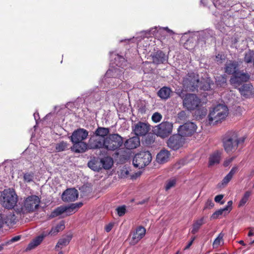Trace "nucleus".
I'll use <instances>...</instances> for the list:
<instances>
[{"label":"nucleus","instance_id":"obj_40","mask_svg":"<svg viewBox=\"0 0 254 254\" xmlns=\"http://www.w3.org/2000/svg\"><path fill=\"white\" fill-rule=\"evenodd\" d=\"M24 183H29L33 182L35 177L33 172H26L23 173Z\"/></svg>","mask_w":254,"mask_h":254},{"label":"nucleus","instance_id":"obj_13","mask_svg":"<svg viewBox=\"0 0 254 254\" xmlns=\"http://www.w3.org/2000/svg\"><path fill=\"white\" fill-rule=\"evenodd\" d=\"M197 128L196 125L192 122H187L181 125L178 129V134L182 137L191 136Z\"/></svg>","mask_w":254,"mask_h":254},{"label":"nucleus","instance_id":"obj_55","mask_svg":"<svg viewBox=\"0 0 254 254\" xmlns=\"http://www.w3.org/2000/svg\"><path fill=\"white\" fill-rule=\"evenodd\" d=\"M113 225L111 223L108 224L106 226L105 229L107 232H109L113 228Z\"/></svg>","mask_w":254,"mask_h":254},{"label":"nucleus","instance_id":"obj_57","mask_svg":"<svg viewBox=\"0 0 254 254\" xmlns=\"http://www.w3.org/2000/svg\"><path fill=\"white\" fill-rule=\"evenodd\" d=\"M194 240V238H193L188 244L185 247L184 250H187V249H189L190 248V247L191 246L193 241Z\"/></svg>","mask_w":254,"mask_h":254},{"label":"nucleus","instance_id":"obj_5","mask_svg":"<svg viewBox=\"0 0 254 254\" xmlns=\"http://www.w3.org/2000/svg\"><path fill=\"white\" fill-rule=\"evenodd\" d=\"M228 115V109L225 105L219 104L213 108L208 116L209 124L215 125L221 122Z\"/></svg>","mask_w":254,"mask_h":254},{"label":"nucleus","instance_id":"obj_34","mask_svg":"<svg viewBox=\"0 0 254 254\" xmlns=\"http://www.w3.org/2000/svg\"><path fill=\"white\" fill-rule=\"evenodd\" d=\"M244 61L246 64L253 63L254 66V51L248 50L245 53Z\"/></svg>","mask_w":254,"mask_h":254},{"label":"nucleus","instance_id":"obj_17","mask_svg":"<svg viewBox=\"0 0 254 254\" xmlns=\"http://www.w3.org/2000/svg\"><path fill=\"white\" fill-rule=\"evenodd\" d=\"M78 197V192L74 188L66 189L63 193L62 198L64 201L71 202L74 201L77 199Z\"/></svg>","mask_w":254,"mask_h":254},{"label":"nucleus","instance_id":"obj_1","mask_svg":"<svg viewBox=\"0 0 254 254\" xmlns=\"http://www.w3.org/2000/svg\"><path fill=\"white\" fill-rule=\"evenodd\" d=\"M88 136V131L84 128L75 130L70 136L73 145L71 150L75 153H83L87 150V144L83 141Z\"/></svg>","mask_w":254,"mask_h":254},{"label":"nucleus","instance_id":"obj_61","mask_svg":"<svg viewBox=\"0 0 254 254\" xmlns=\"http://www.w3.org/2000/svg\"><path fill=\"white\" fill-rule=\"evenodd\" d=\"M147 201H148V199L143 200L139 202L138 204H143L145 203V202H146Z\"/></svg>","mask_w":254,"mask_h":254},{"label":"nucleus","instance_id":"obj_4","mask_svg":"<svg viewBox=\"0 0 254 254\" xmlns=\"http://www.w3.org/2000/svg\"><path fill=\"white\" fill-rule=\"evenodd\" d=\"M18 201V196L13 189H4L0 196V203L3 207L7 209L16 208Z\"/></svg>","mask_w":254,"mask_h":254},{"label":"nucleus","instance_id":"obj_15","mask_svg":"<svg viewBox=\"0 0 254 254\" xmlns=\"http://www.w3.org/2000/svg\"><path fill=\"white\" fill-rule=\"evenodd\" d=\"M132 127L134 134L138 137L145 135L150 130L149 125L147 123L141 122L134 124Z\"/></svg>","mask_w":254,"mask_h":254},{"label":"nucleus","instance_id":"obj_48","mask_svg":"<svg viewBox=\"0 0 254 254\" xmlns=\"http://www.w3.org/2000/svg\"><path fill=\"white\" fill-rule=\"evenodd\" d=\"M176 183L175 179H171L169 180L166 184L165 189L166 190H169L172 187H174Z\"/></svg>","mask_w":254,"mask_h":254},{"label":"nucleus","instance_id":"obj_50","mask_svg":"<svg viewBox=\"0 0 254 254\" xmlns=\"http://www.w3.org/2000/svg\"><path fill=\"white\" fill-rule=\"evenodd\" d=\"M200 88L204 91H208L211 88V85L209 82L204 81L203 82H200Z\"/></svg>","mask_w":254,"mask_h":254},{"label":"nucleus","instance_id":"obj_8","mask_svg":"<svg viewBox=\"0 0 254 254\" xmlns=\"http://www.w3.org/2000/svg\"><path fill=\"white\" fill-rule=\"evenodd\" d=\"M151 160V154L149 151H141L134 155L132 163L135 168L141 169L148 165Z\"/></svg>","mask_w":254,"mask_h":254},{"label":"nucleus","instance_id":"obj_14","mask_svg":"<svg viewBox=\"0 0 254 254\" xmlns=\"http://www.w3.org/2000/svg\"><path fill=\"white\" fill-rule=\"evenodd\" d=\"M183 139L179 134H174L168 139L167 146L173 150H177L183 146Z\"/></svg>","mask_w":254,"mask_h":254},{"label":"nucleus","instance_id":"obj_59","mask_svg":"<svg viewBox=\"0 0 254 254\" xmlns=\"http://www.w3.org/2000/svg\"><path fill=\"white\" fill-rule=\"evenodd\" d=\"M253 235H254V228H252L250 230V231L249 232L248 236L249 237H251Z\"/></svg>","mask_w":254,"mask_h":254},{"label":"nucleus","instance_id":"obj_35","mask_svg":"<svg viewBox=\"0 0 254 254\" xmlns=\"http://www.w3.org/2000/svg\"><path fill=\"white\" fill-rule=\"evenodd\" d=\"M171 91L170 88L163 87L158 91V95L161 99H167L170 97Z\"/></svg>","mask_w":254,"mask_h":254},{"label":"nucleus","instance_id":"obj_53","mask_svg":"<svg viewBox=\"0 0 254 254\" xmlns=\"http://www.w3.org/2000/svg\"><path fill=\"white\" fill-rule=\"evenodd\" d=\"M214 206V203L213 202L212 200L211 199H208L206 201L204 208H207V209H210L212 208Z\"/></svg>","mask_w":254,"mask_h":254},{"label":"nucleus","instance_id":"obj_47","mask_svg":"<svg viewBox=\"0 0 254 254\" xmlns=\"http://www.w3.org/2000/svg\"><path fill=\"white\" fill-rule=\"evenodd\" d=\"M151 118L153 122L157 123L159 122L161 120L162 116L158 112H155L153 114Z\"/></svg>","mask_w":254,"mask_h":254},{"label":"nucleus","instance_id":"obj_6","mask_svg":"<svg viewBox=\"0 0 254 254\" xmlns=\"http://www.w3.org/2000/svg\"><path fill=\"white\" fill-rule=\"evenodd\" d=\"M124 72L123 69L119 67H113L107 71L103 79V82L104 83L105 85H106V83H108V86L109 87L117 86V84L115 85L117 80H118V82H119V79L121 81L125 79L123 76Z\"/></svg>","mask_w":254,"mask_h":254},{"label":"nucleus","instance_id":"obj_46","mask_svg":"<svg viewBox=\"0 0 254 254\" xmlns=\"http://www.w3.org/2000/svg\"><path fill=\"white\" fill-rule=\"evenodd\" d=\"M83 205L81 202L71 204L69 206V210L70 212H73L75 209L80 208Z\"/></svg>","mask_w":254,"mask_h":254},{"label":"nucleus","instance_id":"obj_33","mask_svg":"<svg viewBox=\"0 0 254 254\" xmlns=\"http://www.w3.org/2000/svg\"><path fill=\"white\" fill-rule=\"evenodd\" d=\"M68 211H69L68 206H61L54 209V211L51 213L50 217L51 218L56 217L61 215L64 212Z\"/></svg>","mask_w":254,"mask_h":254},{"label":"nucleus","instance_id":"obj_36","mask_svg":"<svg viewBox=\"0 0 254 254\" xmlns=\"http://www.w3.org/2000/svg\"><path fill=\"white\" fill-rule=\"evenodd\" d=\"M100 161L102 162V168H103L106 170L110 169L113 164V160L111 157H104L100 159Z\"/></svg>","mask_w":254,"mask_h":254},{"label":"nucleus","instance_id":"obj_41","mask_svg":"<svg viewBox=\"0 0 254 254\" xmlns=\"http://www.w3.org/2000/svg\"><path fill=\"white\" fill-rule=\"evenodd\" d=\"M215 82L217 85L224 87L226 85V77L225 74L217 76L215 78Z\"/></svg>","mask_w":254,"mask_h":254},{"label":"nucleus","instance_id":"obj_18","mask_svg":"<svg viewBox=\"0 0 254 254\" xmlns=\"http://www.w3.org/2000/svg\"><path fill=\"white\" fill-rule=\"evenodd\" d=\"M104 140L93 135L89 140L87 144V149H95L104 147Z\"/></svg>","mask_w":254,"mask_h":254},{"label":"nucleus","instance_id":"obj_7","mask_svg":"<svg viewBox=\"0 0 254 254\" xmlns=\"http://www.w3.org/2000/svg\"><path fill=\"white\" fill-rule=\"evenodd\" d=\"M183 85L187 91H194L197 90L200 85L198 75L194 72L189 73L184 78Z\"/></svg>","mask_w":254,"mask_h":254},{"label":"nucleus","instance_id":"obj_63","mask_svg":"<svg viewBox=\"0 0 254 254\" xmlns=\"http://www.w3.org/2000/svg\"><path fill=\"white\" fill-rule=\"evenodd\" d=\"M239 243L240 244H241V245H243V246H245V243H244V241H242V240H241V241H239Z\"/></svg>","mask_w":254,"mask_h":254},{"label":"nucleus","instance_id":"obj_23","mask_svg":"<svg viewBox=\"0 0 254 254\" xmlns=\"http://www.w3.org/2000/svg\"><path fill=\"white\" fill-rule=\"evenodd\" d=\"M47 236H48V234L46 232H44L41 235L37 236L28 244L26 250L29 251L35 248L41 243Z\"/></svg>","mask_w":254,"mask_h":254},{"label":"nucleus","instance_id":"obj_51","mask_svg":"<svg viewBox=\"0 0 254 254\" xmlns=\"http://www.w3.org/2000/svg\"><path fill=\"white\" fill-rule=\"evenodd\" d=\"M224 195L223 194H219L216 195L214 198V200L216 202L220 203L221 204H224V201H221L223 199Z\"/></svg>","mask_w":254,"mask_h":254},{"label":"nucleus","instance_id":"obj_64","mask_svg":"<svg viewBox=\"0 0 254 254\" xmlns=\"http://www.w3.org/2000/svg\"><path fill=\"white\" fill-rule=\"evenodd\" d=\"M237 42H238V40L236 38H235L234 41H233L234 44L236 43Z\"/></svg>","mask_w":254,"mask_h":254},{"label":"nucleus","instance_id":"obj_38","mask_svg":"<svg viewBox=\"0 0 254 254\" xmlns=\"http://www.w3.org/2000/svg\"><path fill=\"white\" fill-rule=\"evenodd\" d=\"M204 224V218L202 217L194 222L192 225V228L191 233L193 234H196L200 227Z\"/></svg>","mask_w":254,"mask_h":254},{"label":"nucleus","instance_id":"obj_32","mask_svg":"<svg viewBox=\"0 0 254 254\" xmlns=\"http://www.w3.org/2000/svg\"><path fill=\"white\" fill-rule=\"evenodd\" d=\"M72 239L71 235H67L60 239L56 246V249H62L63 247L67 246Z\"/></svg>","mask_w":254,"mask_h":254},{"label":"nucleus","instance_id":"obj_37","mask_svg":"<svg viewBox=\"0 0 254 254\" xmlns=\"http://www.w3.org/2000/svg\"><path fill=\"white\" fill-rule=\"evenodd\" d=\"M220 154L218 152H215L212 154L209 159V166H213L218 164L220 161Z\"/></svg>","mask_w":254,"mask_h":254},{"label":"nucleus","instance_id":"obj_3","mask_svg":"<svg viewBox=\"0 0 254 254\" xmlns=\"http://www.w3.org/2000/svg\"><path fill=\"white\" fill-rule=\"evenodd\" d=\"M245 140L244 137L239 138L235 132H228L223 139L224 149L228 154L233 153L237 150L240 144L244 142Z\"/></svg>","mask_w":254,"mask_h":254},{"label":"nucleus","instance_id":"obj_10","mask_svg":"<svg viewBox=\"0 0 254 254\" xmlns=\"http://www.w3.org/2000/svg\"><path fill=\"white\" fill-rule=\"evenodd\" d=\"M173 124L168 121L162 122L153 128L154 133L161 138L169 136L172 132Z\"/></svg>","mask_w":254,"mask_h":254},{"label":"nucleus","instance_id":"obj_44","mask_svg":"<svg viewBox=\"0 0 254 254\" xmlns=\"http://www.w3.org/2000/svg\"><path fill=\"white\" fill-rule=\"evenodd\" d=\"M224 236V234L222 232L218 235V237L214 240L213 243V248H217L220 246L221 243H223V238Z\"/></svg>","mask_w":254,"mask_h":254},{"label":"nucleus","instance_id":"obj_2","mask_svg":"<svg viewBox=\"0 0 254 254\" xmlns=\"http://www.w3.org/2000/svg\"><path fill=\"white\" fill-rule=\"evenodd\" d=\"M40 202L41 198L38 196L29 195L24 198L22 205L15 208V211L20 215L34 212L39 208Z\"/></svg>","mask_w":254,"mask_h":254},{"label":"nucleus","instance_id":"obj_28","mask_svg":"<svg viewBox=\"0 0 254 254\" xmlns=\"http://www.w3.org/2000/svg\"><path fill=\"white\" fill-rule=\"evenodd\" d=\"M170 152L166 149L161 150L156 156L158 163L162 164L167 162L170 158Z\"/></svg>","mask_w":254,"mask_h":254},{"label":"nucleus","instance_id":"obj_27","mask_svg":"<svg viewBox=\"0 0 254 254\" xmlns=\"http://www.w3.org/2000/svg\"><path fill=\"white\" fill-rule=\"evenodd\" d=\"M3 224L4 223L7 226H12L17 222L16 217L13 212H9L5 216L4 215L0 218Z\"/></svg>","mask_w":254,"mask_h":254},{"label":"nucleus","instance_id":"obj_9","mask_svg":"<svg viewBox=\"0 0 254 254\" xmlns=\"http://www.w3.org/2000/svg\"><path fill=\"white\" fill-rule=\"evenodd\" d=\"M123 144V138L117 133L109 134L104 140V148L108 150H116Z\"/></svg>","mask_w":254,"mask_h":254},{"label":"nucleus","instance_id":"obj_25","mask_svg":"<svg viewBox=\"0 0 254 254\" xmlns=\"http://www.w3.org/2000/svg\"><path fill=\"white\" fill-rule=\"evenodd\" d=\"M253 86L251 83L244 84L238 90L241 95L246 98H248L253 93Z\"/></svg>","mask_w":254,"mask_h":254},{"label":"nucleus","instance_id":"obj_62","mask_svg":"<svg viewBox=\"0 0 254 254\" xmlns=\"http://www.w3.org/2000/svg\"><path fill=\"white\" fill-rule=\"evenodd\" d=\"M165 29L166 30H167L168 32L170 33H173V31L170 29H169V28L168 27H166L165 28Z\"/></svg>","mask_w":254,"mask_h":254},{"label":"nucleus","instance_id":"obj_58","mask_svg":"<svg viewBox=\"0 0 254 254\" xmlns=\"http://www.w3.org/2000/svg\"><path fill=\"white\" fill-rule=\"evenodd\" d=\"M33 116H34V119L36 121V122L37 124L38 120L40 119L39 113L36 112L34 113Z\"/></svg>","mask_w":254,"mask_h":254},{"label":"nucleus","instance_id":"obj_60","mask_svg":"<svg viewBox=\"0 0 254 254\" xmlns=\"http://www.w3.org/2000/svg\"><path fill=\"white\" fill-rule=\"evenodd\" d=\"M129 174V172L127 170H126V171H123L122 172V174L123 175V176H127Z\"/></svg>","mask_w":254,"mask_h":254},{"label":"nucleus","instance_id":"obj_31","mask_svg":"<svg viewBox=\"0 0 254 254\" xmlns=\"http://www.w3.org/2000/svg\"><path fill=\"white\" fill-rule=\"evenodd\" d=\"M109 133V129L108 128L98 127L95 132L94 135L101 139H105V137Z\"/></svg>","mask_w":254,"mask_h":254},{"label":"nucleus","instance_id":"obj_39","mask_svg":"<svg viewBox=\"0 0 254 254\" xmlns=\"http://www.w3.org/2000/svg\"><path fill=\"white\" fill-rule=\"evenodd\" d=\"M64 228V223L63 222H61L59 224H58L56 227H53L50 231L46 233L51 235H55L58 234L60 231L63 230Z\"/></svg>","mask_w":254,"mask_h":254},{"label":"nucleus","instance_id":"obj_49","mask_svg":"<svg viewBox=\"0 0 254 254\" xmlns=\"http://www.w3.org/2000/svg\"><path fill=\"white\" fill-rule=\"evenodd\" d=\"M116 210L119 216H123L126 212V207L125 205L119 206L117 208Z\"/></svg>","mask_w":254,"mask_h":254},{"label":"nucleus","instance_id":"obj_22","mask_svg":"<svg viewBox=\"0 0 254 254\" xmlns=\"http://www.w3.org/2000/svg\"><path fill=\"white\" fill-rule=\"evenodd\" d=\"M153 63L158 64L167 62L168 57L161 51H157L152 56Z\"/></svg>","mask_w":254,"mask_h":254},{"label":"nucleus","instance_id":"obj_19","mask_svg":"<svg viewBox=\"0 0 254 254\" xmlns=\"http://www.w3.org/2000/svg\"><path fill=\"white\" fill-rule=\"evenodd\" d=\"M146 230L144 227L142 226L137 227L132 233V236L130 244L132 245L136 244L144 236Z\"/></svg>","mask_w":254,"mask_h":254},{"label":"nucleus","instance_id":"obj_11","mask_svg":"<svg viewBox=\"0 0 254 254\" xmlns=\"http://www.w3.org/2000/svg\"><path fill=\"white\" fill-rule=\"evenodd\" d=\"M250 78V75L248 73L240 70L232 75L230 83L235 88H237L244 83L248 81Z\"/></svg>","mask_w":254,"mask_h":254},{"label":"nucleus","instance_id":"obj_54","mask_svg":"<svg viewBox=\"0 0 254 254\" xmlns=\"http://www.w3.org/2000/svg\"><path fill=\"white\" fill-rule=\"evenodd\" d=\"M232 201L230 200L227 202V204L223 208H226V211H228V212L231 210V207L232 205Z\"/></svg>","mask_w":254,"mask_h":254},{"label":"nucleus","instance_id":"obj_26","mask_svg":"<svg viewBox=\"0 0 254 254\" xmlns=\"http://www.w3.org/2000/svg\"><path fill=\"white\" fill-rule=\"evenodd\" d=\"M208 1H212L215 7L220 9L223 7H229L231 5L229 0H213V1L212 0H201V2L204 3L205 5L206 4L204 3Z\"/></svg>","mask_w":254,"mask_h":254},{"label":"nucleus","instance_id":"obj_42","mask_svg":"<svg viewBox=\"0 0 254 254\" xmlns=\"http://www.w3.org/2000/svg\"><path fill=\"white\" fill-rule=\"evenodd\" d=\"M252 194L251 191H247L245 192L243 196L240 200L239 203V207H241L244 206L248 201L249 198L250 196V195Z\"/></svg>","mask_w":254,"mask_h":254},{"label":"nucleus","instance_id":"obj_45","mask_svg":"<svg viewBox=\"0 0 254 254\" xmlns=\"http://www.w3.org/2000/svg\"><path fill=\"white\" fill-rule=\"evenodd\" d=\"M226 208H221L216 211L212 214L211 218L212 219H217L219 216L223 214L224 212L226 211Z\"/></svg>","mask_w":254,"mask_h":254},{"label":"nucleus","instance_id":"obj_30","mask_svg":"<svg viewBox=\"0 0 254 254\" xmlns=\"http://www.w3.org/2000/svg\"><path fill=\"white\" fill-rule=\"evenodd\" d=\"M238 167H233L229 172V173L224 178L221 182V185L223 187H225L229 183V182L232 179L233 176L238 172Z\"/></svg>","mask_w":254,"mask_h":254},{"label":"nucleus","instance_id":"obj_29","mask_svg":"<svg viewBox=\"0 0 254 254\" xmlns=\"http://www.w3.org/2000/svg\"><path fill=\"white\" fill-rule=\"evenodd\" d=\"M101 161L99 158H93L88 163V166L94 171H99L101 169Z\"/></svg>","mask_w":254,"mask_h":254},{"label":"nucleus","instance_id":"obj_16","mask_svg":"<svg viewBox=\"0 0 254 254\" xmlns=\"http://www.w3.org/2000/svg\"><path fill=\"white\" fill-rule=\"evenodd\" d=\"M213 31L210 29H206L194 34L197 38V44L201 47L205 44L206 40L213 36Z\"/></svg>","mask_w":254,"mask_h":254},{"label":"nucleus","instance_id":"obj_56","mask_svg":"<svg viewBox=\"0 0 254 254\" xmlns=\"http://www.w3.org/2000/svg\"><path fill=\"white\" fill-rule=\"evenodd\" d=\"M20 238H21L20 236H15V237L12 238L10 241V242L13 243V242L19 241L20 239Z\"/></svg>","mask_w":254,"mask_h":254},{"label":"nucleus","instance_id":"obj_24","mask_svg":"<svg viewBox=\"0 0 254 254\" xmlns=\"http://www.w3.org/2000/svg\"><path fill=\"white\" fill-rule=\"evenodd\" d=\"M140 139L136 136L127 139L124 143L125 147L127 149H133L140 145Z\"/></svg>","mask_w":254,"mask_h":254},{"label":"nucleus","instance_id":"obj_12","mask_svg":"<svg viewBox=\"0 0 254 254\" xmlns=\"http://www.w3.org/2000/svg\"><path fill=\"white\" fill-rule=\"evenodd\" d=\"M200 100L193 94H187L183 99V105L189 111L194 110L198 107Z\"/></svg>","mask_w":254,"mask_h":254},{"label":"nucleus","instance_id":"obj_43","mask_svg":"<svg viewBox=\"0 0 254 254\" xmlns=\"http://www.w3.org/2000/svg\"><path fill=\"white\" fill-rule=\"evenodd\" d=\"M68 144L64 141L57 143L56 146V149L58 152L64 151L68 149Z\"/></svg>","mask_w":254,"mask_h":254},{"label":"nucleus","instance_id":"obj_20","mask_svg":"<svg viewBox=\"0 0 254 254\" xmlns=\"http://www.w3.org/2000/svg\"><path fill=\"white\" fill-rule=\"evenodd\" d=\"M110 58L112 59V64H115L117 67L123 69L124 66L127 64V61L125 59L118 54L110 53Z\"/></svg>","mask_w":254,"mask_h":254},{"label":"nucleus","instance_id":"obj_21","mask_svg":"<svg viewBox=\"0 0 254 254\" xmlns=\"http://www.w3.org/2000/svg\"><path fill=\"white\" fill-rule=\"evenodd\" d=\"M239 64L238 62L235 61H229L225 65V72L228 74L233 75L237 71H240L239 69Z\"/></svg>","mask_w":254,"mask_h":254},{"label":"nucleus","instance_id":"obj_52","mask_svg":"<svg viewBox=\"0 0 254 254\" xmlns=\"http://www.w3.org/2000/svg\"><path fill=\"white\" fill-rule=\"evenodd\" d=\"M178 118L180 120H185L186 119V113L185 111H182L178 114Z\"/></svg>","mask_w":254,"mask_h":254}]
</instances>
